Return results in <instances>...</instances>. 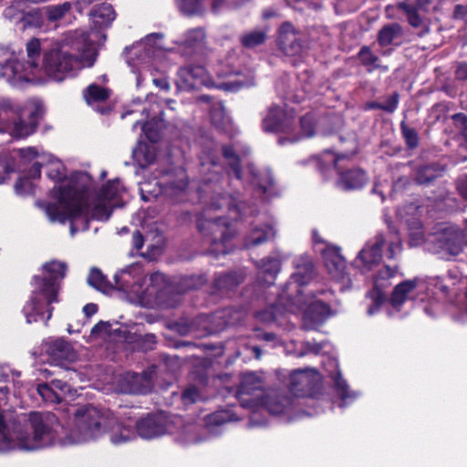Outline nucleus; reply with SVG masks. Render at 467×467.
<instances>
[{
    "instance_id": "obj_41",
    "label": "nucleus",
    "mask_w": 467,
    "mask_h": 467,
    "mask_svg": "<svg viewBox=\"0 0 467 467\" xmlns=\"http://www.w3.org/2000/svg\"><path fill=\"white\" fill-rule=\"evenodd\" d=\"M72 9L70 2H64L63 4L48 5L45 8L47 19L50 23H55L66 16L67 14Z\"/></svg>"
},
{
    "instance_id": "obj_62",
    "label": "nucleus",
    "mask_w": 467,
    "mask_h": 467,
    "mask_svg": "<svg viewBox=\"0 0 467 467\" xmlns=\"http://www.w3.org/2000/svg\"><path fill=\"white\" fill-rule=\"evenodd\" d=\"M455 128L467 140V116L463 113H456L452 116Z\"/></svg>"
},
{
    "instance_id": "obj_56",
    "label": "nucleus",
    "mask_w": 467,
    "mask_h": 467,
    "mask_svg": "<svg viewBox=\"0 0 467 467\" xmlns=\"http://www.w3.org/2000/svg\"><path fill=\"white\" fill-rule=\"evenodd\" d=\"M402 135L409 148L414 149L419 144V137L417 131L406 125L404 121L400 124Z\"/></svg>"
},
{
    "instance_id": "obj_24",
    "label": "nucleus",
    "mask_w": 467,
    "mask_h": 467,
    "mask_svg": "<svg viewBox=\"0 0 467 467\" xmlns=\"http://www.w3.org/2000/svg\"><path fill=\"white\" fill-rule=\"evenodd\" d=\"M296 271L291 275V279L299 286L306 285L314 276V265L308 255H301L294 260Z\"/></svg>"
},
{
    "instance_id": "obj_4",
    "label": "nucleus",
    "mask_w": 467,
    "mask_h": 467,
    "mask_svg": "<svg viewBox=\"0 0 467 467\" xmlns=\"http://www.w3.org/2000/svg\"><path fill=\"white\" fill-rule=\"evenodd\" d=\"M317 123L313 112L306 113L297 122L293 109L274 105L264 118L262 128L265 132L278 133V144L285 145L315 136Z\"/></svg>"
},
{
    "instance_id": "obj_61",
    "label": "nucleus",
    "mask_w": 467,
    "mask_h": 467,
    "mask_svg": "<svg viewBox=\"0 0 467 467\" xmlns=\"http://www.w3.org/2000/svg\"><path fill=\"white\" fill-rule=\"evenodd\" d=\"M47 176L55 182L62 181L65 178L63 165L58 161L52 162L49 166Z\"/></svg>"
},
{
    "instance_id": "obj_57",
    "label": "nucleus",
    "mask_w": 467,
    "mask_h": 467,
    "mask_svg": "<svg viewBox=\"0 0 467 467\" xmlns=\"http://www.w3.org/2000/svg\"><path fill=\"white\" fill-rule=\"evenodd\" d=\"M15 192L18 195H26L34 192V184L30 178H19L15 184Z\"/></svg>"
},
{
    "instance_id": "obj_16",
    "label": "nucleus",
    "mask_w": 467,
    "mask_h": 467,
    "mask_svg": "<svg viewBox=\"0 0 467 467\" xmlns=\"http://www.w3.org/2000/svg\"><path fill=\"white\" fill-rule=\"evenodd\" d=\"M163 36L160 33H153L148 35L139 44L126 47L127 62L131 67H136L139 64L147 63L151 57L154 56L157 49L161 48V44L158 42L162 40Z\"/></svg>"
},
{
    "instance_id": "obj_40",
    "label": "nucleus",
    "mask_w": 467,
    "mask_h": 467,
    "mask_svg": "<svg viewBox=\"0 0 467 467\" xmlns=\"http://www.w3.org/2000/svg\"><path fill=\"white\" fill-rule=\"evenodd\" d=\"M36 130V126L31 123L23 121L19 117L13 122L7 129L5 133L10 134L13 138L22 139L33 134Z\"/></svg>"
},
{
    "instance_id": "obj_42",
    "label": "nucleus",
    "mask_w": 467,
    "mask_h": 467,
    "mask_svg": "<svg viewBox=\"0 0 467 467\" xmlns=\"http://www.w3.org/2000/svg\"><path fill=\"white\" fill-rule=\"evenodd\" d=\"M133 159L140 167L144 168L154 161L155 153L150 146L141 144L133 150Z\"/></svg>"
},
{
    "instance_id": "obj_28",
    "label": "nucleus",
    "mask_w": 467,
    "mask_h": 467,
    "mask_svg": "<svg viewBox=\"0 0 467 467\" xmlns=\"http://www.w3.org/2000/svg\"><path fill=\"white\" fill-rule=\"evenodd\" d=\"M403 36V29L398 23L385 25L378 33V43L381 47L395 44Z\"/></svg>"
},
{
    "instance_id": "obj_64",
    "label": "nucleus",
    "mask_w": 467,
    "mask_h": 467,
    "mask_svg": "<svg viewBox=\"0 0 467 467\" xmlns=\"http://www.w3.org/2000/svg\"><path fill=\"white\" fill-rule=\"evenodd\" d=\"M12 172H14L13 164L9 161L0 158V184L5 182Z\"/></svg>"
},
{
    "instance_id": "obj_13",
    "label": "nucleus",
    "mask_w": 467,
    "mask_h": 467,
    "mask_svg": "<svg viewBox=\"0 0 467 467\" xmlns=\"http://www.w3.org/2000/svg\"><path fill=\"white\" fill-rule=\"evenodd\" d=\"M430 284L456 304L461 303V294L463 293V307L467 312V276L462 275L459 269H450L444 276L431 278Z\"/></svg>"
},
{
    "instance_id": "obj_17",
    "label": "nucleus",
    "mask_w": 467,
    "mask_h": 467,
    "mask_svg": "<svg viewBox=\"0 0 467 467\" xmlns=\"http://www.w3.org/2000/svg\"><path fill=\"white\" fill-rule=\"evenodd\" d=\"M155 370L150 368L141 374L127 372L120 376L119 387L121 392L129 394H146L153 389Z\"/></svg>"
},
{
    "instance_id": "obj_55",
    "label": "nucleus",
    "mask_w": 467,
    "mask_h": 467,
    "mask_svg": "<svg viewBox=\"0 0 467 467\" xmlns=\"http://www.w3.org/2000/svg\"><path fill=\"white\" fill-rule=\"evenodd\" d=\"M430 1L429 0H404L398 4V7L402 11H422L424 10Z\"/></svg>"
},
{
    "instance_id": "obj_36",
    "label": "nucleus",
    "mask_w": 467,
    "mask_h": 467,
    "mask_svg": "<svg viewBox=\"0 0 467 467\" xmlns=\"http://www.w3.org/2000/svg\"><path fill=\"white\" fill-rule=\"evenodd\" d=\"M183 78L186 87L191 89H199L204 86V67H191L185 71Z\"/></svg>"
},
{
    "instance_id": "obj_23",
    "label": "nucleus",
    "mask_w": 467,
    "mask_h": 467,
    "mask_svg": "<svg viewBox=\"0 0 467 467\" xmlns=\"http://www.w3.org/2000/svg\"><path fill=\"white\" fill-rule=\"evenodd\" d=\"M278 45L287 56H295L301 52L302 45L290 23H284L279 30Z\"/></svg>"
},
{
    "instance_id": "obj_10",
    "label": "nucleus",
    "mask_w": 467,
    "mask_h": 467,
    "mask_svg": "<svg viewBox=\"0 0 467 467\" xmlns=\"http://www.w3.org/2000/svg\"><path fill=\"white\" fill-rule=\"evenodd\" d=\"M347 159L346 154L335 156L330 150L323 153L319 160V169L321 171L335 169L338 174L337 185L344 190H357L361 188L367 182L368 176L361 169L355 168L344 170L343 161Z\"/></svg>"
},
{
    "instance_id": "obj_53",
    "label": "nucleus",
    "mask_w": 467,
    "mask_h": 467,
    "mask_svg": "<svg viewBox=\"0 0 467 467\" xmlns=\"http://www.w3.org/2000/svg\"><path fill=\"white\" fill-rule=\"evenodd\" d=\"M204 39V31L202 28H193L189 30L184 38V44L188 47H197Z\"/></svg>"
},
{
    "instance_id": "obj_14",
    "label": "nucleus",
    "mask_w": 467,
    "mask_h": 467,
    "mask_svg": "<svg viewBox=\"0 0 467 467\" xmlns=\"http://www.w3.org/2000/svg\"><path fill=\"white\" fill-rule=\"evenodd\" d=\"M182 422L180 418H171L164 412L148 414L136 422L138 434L143 439H154L166 433H172L171 423Z\"/></svg>"
},
{
    "instance_id": "obj_59",
    "label": "nucleus",
    "mask_w": 467,
    "mask_h": 467,
    "mask_svg": "<svg viewBox=\"0 0 467 467\" xmlns=\"http://www.w3.org/2000/svg\"><path fill=\"white\" fill-rule=\"evenodd\" d=\"M213 168V171L209 172L211 174L210 177H222L223 176V167L218 162V158H215L212 153L206 154V170Z\"/></svg>"
},
{
    "instance_id": "obj_33",
    "label": "nucleus",
    "mask_w": 467,
    "mask_h": 467,
    "mask_svg": "<svg viewBox=\"0 0 467 467\" xmlns=\"http://www.w3.org/2000/svg\"><path fill=\"white\" fill-rule=\"evenodd\" d=\"M444 169L435 163L424 165L418 169L415 180L419 184H429L443 174Z\"/></svg>"
},
{
    "instance_id": "obj_50",
    "label": "nucleus",
    "mask_w": 467,
    "mask_h": 467,
    "mask_svg": "<svg viewBox=\"0 0 467 467\" xmlns=\"http://www.w3.org/2000/svg\"><path fill=\"white\" fill-rule=\"evenodd\" d=\"M181 399L184 407L191 406L202 400V391L195 385H190L182 392Z\"/></svg>"
},
{
    "instance_id": "obj_11",
    "label": "nucleus",
    "mask_w": 467,
    "mask_h": 467,
    "mask_svg": "<svg viewBox=\"0 0 467 467\" xmlns=\"http://www.w3.org/2000/svg\"><path fill=\"white\" fill-rule=\"evenodd\" d=\"M27 60L11 61L5 67V73L10 71L15 80L33 82L36 80L37 74L40 72L38 60L41 54V43L37 38H32L26 43V47Z\"/></svg>"
},
{
    "instance_id": "obj_1",
    "label": "nucleus",
    "mask_w": 467,
    "mask_h": 467,
    "mask_svg": "<svg viewBox=\"0 0 467 467\" xmlns=\"http://www.w3.org/2000/svg\"><path fill=\"white\" fill-rule=\"evenodd\" d=\"M120 190L118 180L109 182L101 188L95 202L87 203L84 200L83 187L75 184L54 186L53 192L57 198V202L45 205L46 214L51 222H71L70 230L74 234V222H88L89 219L109 220L112 209L117 205L115 200Z\"/></svg>"
},
{
    "instance_id": "obj_51",
    "label": "nucleus",
    "mask_w": 467,
    "mask_h": 467,
    "mask_svg": "<svg viewBox=\"0 0 467 467\" xmlns=\"http://www.w3.org/2000/svg\"><path fill=\"white\" fill-rule=\"evenodd\" d=\"M20 25L23 30L29 27H40L42 26L40 13L38 11L25 12Z\"/></svg>"
},
{
    "instance_id": "obj_34",
    "label": "nucleus",
    "mask_w": 467,
    "mask_h": 467,
    "mask_svg": "<svg viewBox=\"0 0 467 467\" xmlns=\"http://www.w3.org/2000/svg\"><path fill=\"white\" fill-rule=\"evenodd\" d=\"M211 122L220 130L227 131L231 128V119L225 114L224 107L218 102L212 106L210 109Z\"/></svg>"
},
{
    "instance_id": "obj_18",
    "label": "nucleus",
    "mask_w": 467,
    "mask_h": 467,
    "mask_svg": "<svg viewBox=\"0 0 467 467\" xmlns=\"http://www.w3.org/2000/svg\"><path fill=\"white\" fill-rule=\"evenodd\" d=\"M436 244V253L448 256H456L463 251L465 245L462 230L449 227L433 237Z\"/></svg>"
},
{
    "instance_id": "obj_22",
    "label": "nucleus",
    "mask_w": 467,
    "mask_h": 467,
    "mask_svg": "<svg viewBox=\"0 0 467 467\" xmlns=\"http://www.w3.org/2000/svg\"><path fill=\"white\" fill-rule=\"evenodd\" d=\"M46 352L50 362L57 366H62L64 361H70L75 358V353L70 344L61 338L47 342Z\"/></svg>"
},
{
    "instance_id": "obj_3",
    "label": "nucleus",
    "mask_w": 467,
    "mask_h": 467,
    "mask_svg": "<svg viewBox=\"0 0 467 467\" xmlns=\"http://www.w3.org/2000/svg\"><path fill=\"white\" fill-rule=\"evenodd\" d=\"M42 270L43 276H34L32 295L23 307L28 324L44 319L47 323L51 318L53 307L50 305L57 302L60 282L67 275V265L53 260L44 264Z\"/></svg>"
},
{
    "instance_id": "obj_46",
    "label": "nucleus",
    "mask_w": 467,
    "mask_h": 467,
    "mask_svg": "<svg viewBox=\"0 0 467 467\" xmlns=\"http://www.w3.org/2000/svg\"><path fill=\"white\" fill-rule=\"evenodd\" d=\"M88 284L102 292H106L110 287L106 276L96 267L91 268L88 277Z\"/></svg>"
},
{
    "instance_id": "obj_26",
    "label": "nucleus",
    "mask_w": 467,
    "mask_h": 467,
    "mask_svg": "<svg viewBox=\"0 0 467 467\" xmlns=\"http://www.w3.org/2000/svg\"><path fill=\"white\" fill-rule=\"evenodd\" d=\"M418 285L419 279L407 280L397 285L391 295V306L399 310L404 302L413 298L414 292Z\"/></svg>"
},
{
    "instance_id": "obj_43",
    "label": "nucleus",
    "mask_w": 467,
    "mask_h": 467,
    "mask_svg": "<svg viewBox=\"0 0 467 467\" xmlns=\"http://www.w3.org/2000/svg\"><path fill=\"white\" fill-rule=\"evenodd\" d=\"M235 420L236 419L234 418L233 414L225 410L218 411L209 415L206 417V438L213 434L212 428L213 425L219 426L225 422L233 421Z\"/></svg>"
},
{
    "instance_id": "obj_60",
    "label": "nucleus",
    "mask_w": 467,
    "mask_h": 467,
    "mask_svg": "<svg viewBox=\"0 0 467 467\" xmlns=\"http://www.w3.org/2000/svg\"><path fill=\"white\" fill-rule=\"evenodd\" d=\"M194 218L196 227L199 230V232L203 231V223H202V213L201 212H192V211H186L182 213V220L183 222H192Z\"/></svg>"
},
{
    "instance_id": "obj_35",
    "label": "nucleus",
    "mask_w": 467,
    "mask_h": 467,
    "mask_svg": "<svg viewBox=\"0 0 467 467\" xmlns=\"http://www.w3.org/2000/svg\"><path fill=\"white\" fill-rule=\"evenodd\" d=\"M329 307L321 301L312 303L305 314V322L313 320L315 324L323 323L328 317Z\"/></svg>"
},
{
    "instance_id": "obj_58",
    "label": "nucleus",
    "mask_w": 467,
    "mask_h": 467,
    "mask_svg": "<svg viewBox=\"0 0 467 467\" xmlns=\"http://www.w3.org/2000/svg\"><path fill=\"white\" fill-rule=\"evenodd\" d=\"M157 343L156 337L154 334H146L141 336L137 340V345L142 351L152 350Z\"/></svg>"
},
{
    "instance_id": "obj_19",
    "label": "nucleus",
    "mask_w": 467,
    "mask_h": 467,
    "mask_svg": "<svg viewBox=\"0 0 467 467\" xmlns=\"http://www.w3.org/2000/svg\"><path fill=\"white\" fill-rule=\"evenodd\" d=\"M173 418H180L182 420L180 423H171L173 431L175 426L180 428L178 437L182 442L196 443L202 441L204 431V417L199 414L197 416L189 415L186 419H182L181 416H174Z\"/></svg>"
},
{
    "instance_id": "obj_32",
    "label": "nucleus",
    "mask_w": 467,
    "mask_h": 467,
    "mask_svg": "<svg viewBox=\"0 0 467 467\" xmlns=\"http://www.w3.org/2000/svg\"><path fill=\"white\" fill-rule=\"evenodd\" d=\"M91 19L96 26L104 27L115 19V12L109 4H102L90 12Z\"/></svg>"
},
{
    "instance_id": "obj_9",
    "label": "nucleus",
    "mask_w": 467,
    "mask_h": 467,
    "mask_svg": "<svg viewBox=\"0 0 467 467\" xmlns=\"http://www.w3.org/2000/svg\"><path fill=\"white\" fill-rule=\"evenodd\" d=\"M150 293L154 304L162 308H172L182 301L184 288L177 279H172L161 272H155L150 276Z\"/></svg>"
},
{
    "instance_id": "obj_63",
    "label": "nucleus",
    "mask_w": 467,
    "mask_h": 467,
    "mask_svg": "<svg viewBox=\"0 0 467 467\" xmlns=\"http://www.w3.org/2000/svg\"><path fill=\"white\" fill-rule=\"evenodd\" d=\"M399 105V94L394 93L389 97L383 103L377 104L379 109H382L387 112H393L396 110Z\"/></svg>"
},
{
    "instance_id": "obj_20",
    "label": "nucleus",
    "mask_w": 467,
    "mask_h": 467,
    "mask_svg": "<svg viewBox=\"0 0 467 467\" xmlns=\"http://www.w3.org/2000/svg\"><path fill=\"white\" fill-rule=\"evenodd\" d=\"M213 238L209 254L215 256L228 254L232 250L230 240L234 235V230L229 224L221 225L217 222H213L209 225Z\"/></svg>"
},
{
    "instance_id": "obj_5",
    "label": "nucleus",
    "mask_w": 467,
    "mask_h": 467,
    "mask_svg": "<svg viewBox=\"0 0 467 467\" xmlns=\"http://www.w3.org/2000/svg\"><path fill=\"white\" fill-rule=\"evenodd\" d=\"M96 58L97 54L93 50L79 57L72 54L67 45L56 44L45 51L41 69L49 78L60 82L73 76L75 70L92 67Z\"/></svg>"
},
{
    "instance_id": "obj_6",
    "label": "nucleus",
    "mask_w": 467,
    "mask_h": 467,
    "mask_svg": "<svg viewBox=\"0 0 467 467\" xmlns=\"http://www.w3.org/2000/svg\"><path fill=\"white\" fill-rule=\"evenodd\" d=\"M250 152L248 147L241 148L238 144L225 145L222 148L223 157L228 167L229 174H234L238 180L243 177L250 179L252 185L257 187L264 193L272 195L274 179L269 170L258 171L253 164H248L244 172L241 168V156H246Z\"/></svg>"
},
{
    "instance_id": "obj_2",
    "label": "nucleus",
    "mask_w": 467,
    "mask_h": 467,
    "mask_svg": "<svg viewBox=\"0 0 467 467\" xmlns=\"http://www.w3.org/2000/svg\"><path fill=\"white\" fill-rule=\"evenodd\" d=\"M75 428L64 438L58 437V429L63 427L57 420L54 423L55 440L62 445H72L86 442L101 435L106 431H109V440L115 444H120L135 438V432L131 425L119 423L111 411L88 405L77 409L74 412Z\"/></svg>"
},
{
    "instance_id": "obj_39",
    "label": "nucleus",
    "mask_w": 467,
    "mask_h": 467,
    "mask_svg": "<svg viewBox=\"0 0 467 467\" xmlns=\"http://www.w3.org/2000/svg\"><path fill=\"white\" fill-rule=\"evenodd\" d=\"M244 281V275L241 273H229L220 275L215 280V286L219 290L229 291L236 287Z\"/></svg>"
},
{
    "instance_id": "obj_25",
    "label": "nucleus",
    "mask_w": 467,
    "mask_h": 467,
    "mask_svg": "<svg viewBox=\"0 0 467 467\" xmlns=\"http://www.w3.org/2000/svg\"><path fill=\"white\" fill-rule=\"evenodd\" d=\"M263 406L271 414H282L290 409L292 406V400L289 396L282 392L272 391L263 399L261 407Z\"/></svg>"
},
{
    "instance_id": "obj_54",
    "label": "nucleus",
    "mask_w": 467,
    "mask_h": 467,
    "mask_svg": "<svg viewBox=\"0 0 467 467\" xmlns=\"http://www.w3.org/2000/svg\"><path fill=\"white\" fill-rule=\"evenodd\" d=\"M52 387V381H50L49 383L39 384L37 387V392L47 401L53 403H60L57 392L55 389H53Z\"/></svg>"
},
{
    "instance_id": "obj_45",
    "label": "nucleus",
    "mask_w": 467,
    "mask_h": 467,
    "mask_svg": "<svg viewBox=\"0 0 467 467\" xmlns=\"http://www.w3.org/2000/svg\"><path fill=\"white\" fill-rule=\"evenodd\" d=\"M358 57L361 64L368 67V71L369 72L379 67L378 63L379 60V57L376 56L368 46H364L360 48L358 53Z\"/></svg>"
},
{
    "instance_id": "obj_48",
    "label": "nucleus",
    "mask_w": 467,
    "mask_h": 467,
    "mask_svg": "<svg viewBox=\"0 0 467 467\" xmlns=\"http://www.w3.org/2000/svg\"><path fill=\"white\" fill-rule=\"evenodd\" d=\"M51 381L53 383L52 388L56 390L60 402L67 400V399H74L77 391L69 384L60 379H53Z\"/></svg>"
},
{
    "instance_id": "obj_31",
    "label": "nucleus",
    "mask_w": 467,
    "mask_h": 467,
    "mask_svg": "<svg viewBox=\"0 0 467 467\" xmlns=\"http://www.w3.org/2000/svg\"><path fill=\"white\" fill-rule=\"evenodd\" d=\"M18 117L17 109L9 100L0 101V133H5Z\"/></svg>"
},
{
    "instance_id": "obj_37",
    "label": "nucleus",
    "mask_w": 467,
    "mask_h": 467,
    "mask_svg": "<svg viewBox=\"0 0 467 467\" xmlns=\"http://www.w3.org/2000/svg\"><path fill=\"white\" fill-rule=\"evenodd\" d=\"M175 2L183 16L191 17L202 14L204 0H176Z\"/></svg>"
},
{
    "instance_id": "obj_27",
    "label": "nucleus",
    "mask_w": 467,
    "mask_h": 467,
    "mask_svg": "<svg viewBox=\"0 0 467 467\" xmlns=\"http://www.w3.org/2000/svg\"><path fill=\"white\" fill-rule=\"evenodd\" d=\"M275 236V231L270 225L264 227L254 226L249 234L245 237L244 247L250 249L255 247Z\"/></svg>"
},
{
    "instance_id": "obj_29",
    "label": "nucleus",
    "mask_w": 467,
    "mask_h": 467,
    "mask_svg": "<svg viewBox=\"0 0 467 467\" xmlns=\"http://www.w3.org/2000/svg\"><path fill=\"white\" fill-rule=\"evenodd\" d=\"M82 94L88 105L95 106L96 104L107 101L110 97L111 91L107 88L93 83L88 85Z\"/></svg>"
},
{
    "instance_id": "obj_7",
    "label": "nucleus",
    "mask_w": 467,
    "mask_h": 467,
    "mask_svg": "<svg viewBox=\"0 0 467 467\" xmlns=\"http://www.w3.org/2000/svg\"><path fill=\"white\" fill-rule=\"evenodd\" d=\"M387 246V257L394 259L402 250L401 239L395 230L378 234L373 241H368L355 259V265L362 272H368L382 259V247Z\"/></svg>"
},
{
    "instance_id": "obj_30",
    "label": "nucleus",
    "mask_w": 467,
    "mask_h": 467,
    "mask_svg": "<svg viewBox=\"0 0 467 467\" xmlns=\"http://www.w3.org/2000/svg\"><path fill=\"white\" fill-rule=\"evenodd\" d=\"M258 268L260 270V274L265 275L261 277V282L270 285L274 283L276 275L280 271L281 263L280 260L276 258L269 257L262 260L261 264L258 265Z\"/></svg>"
},
{
    "instance_id": "obj_8",
    "label": "nucleus",
    "mask_w": 467,
    "mask_h": 467,
    "mask_svg": "<svg viewBox=\"0 0 467 467\" xmlns=\"http://www.w3.org/2000/svg\"><path fill=\"white\" fill-rule=\"evenodd\" d=\"M146 276L139 264H132L114 275V286L126 294L127 299L135 305L150 307L152 298L150 286L145 287Z\"/></svg>"
},
{
    "instance_id": "obj_15",
    "label": "nucleus",
    "mask_w": 467,
    "mask_h": 467,
    "mask_svg": "<svg viewBox=\"0 0 467 467\" xmlns=\"http://www.w3.org/2000/svg\"><path fill=\"white\" fill-rule=\"evenodd\" d=\"M322 254L326 268L331 278L342 285L340 289L350 286L351 280L347 275L346 260L340 254V248L332 244H327L319 249Z\"/></svg>"
},
{
    "instance_id": "obj_21",
    "label": "nucleus",
    "mask_w": 467,
    "mask_h": 467,
    "mask_svg": "<svg viewBox=\"0 0 467 467\" xmlns=\"http://www.w3.org/2000/svg\"><path fill=\"white\" fill-rule=\"evenodd\" d=\"M318 380L316 369H297L290 375V389L296 396H305L314 389Z\"/></svg>"
},
{
    "instance_id": "obj_47",
    "label": "nucleus",
    "mask_w": 467,
    "mask_h": 467,
    "mask_svg": "<svg viewBox=\"0 0 467 467\" xmlns=\"http://www.w3.org/2000/svg\"><path fill=\"white\" fill-rule=\"evenodd\" d=\"M23 5L21 1L14 2L4 10V17L15 25H20L25 13Z\"/></svg>"
},
{
    "instance_id": "obj_12",
    "label": "nucleus",
    "mask_w": 467,
    "mask_h": 467,
    "mask_svg": "<svg viewBox=\"0 0 467 467\" xmlns=\"http://www.w3.org/2000/svg\"><path fill=\"white\" fill-rule=\"evenodd\" d=\"M265 379L256 372H247L242 375L235 397L243 408L253 410H258L263 403L265 394Z\"/></svg>"
},
{
    "instance_id": "obj_49",
    "label": "nucleus",
    "mask_w": 467,
    "mask_h": 467,
    "mask_svg": "<svg viewBox=\"0 0 467 467\" xmlns=\"http://www.w3.org/2000/svg\"><path fill=\"white\" fill-rule=\"evenodd\" d=\"M265 33L262 30H254L244 34L241 37V42L244 47L252 48L263 44L265 40Z\"/></svg>"
},
{
    "instance_id": "obj_44",
    "label": "nucleus",
    "mask_w": 467,
    "mask_h": 467,
    "mask_svg": "<svg viewBox=\"0 0 467 467\" xmlns=\"http://www.w3.org/2000/svg\"><path fill=\"white\" fill-rule=\"evenodd\" d=\"M232 312H233L232 309H225V310H223L222 312L217 313L216 316L213 317V318L220 319V320L210 321L211 323L214 324V327H212L209 331H208V328L206 327V334L207 333L212 334V333L218 332V331L223 329L225 327L233 324V322L236 318H234L232 316Z\"/></svg>"
},
{
    "instance_id": "obj_38",
    "label": "nucleus",
    "mask_w": 467,
    "mask_h": 467,
    "mask_svg": "<svg viewBox=\"0 0 467 467\" xmlns=\"http://www.w3.org/2000/svg\"><path fill=\"white\" fill-rule=\"evenodd\" d=\"M335 389L341 399L342 402L339 404L340 407H344L355 399V394L348 390V386L346 380L342 378L341 374L337 371L333 376Z\"/></svg>"
},
{
    "instance_id": "obj_52",
    "label": "nucleus",
    "mask_w": 467,
    "mask_h": 467,
    "mask_svg": "<svg viewBox=\"0 0 467 467\" xmlns=\"http://www.w3.org/2000/svg\"><path fill=\"white\" fill-rule=\"evenodd\" d=\"M406 16L409 24L413 27H420L422 29V33L420 34V36H422L423 34H426L429 32V26L426 24L424 18L420 16V12L417 11H403Z\"/></svg>"
}]
</instances>
